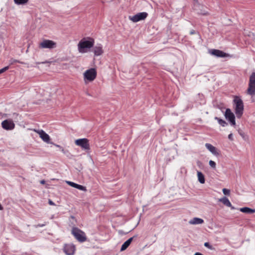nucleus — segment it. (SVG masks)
<instances>
[{
	"label": "nucleus",
	"instance_id": "nucleus-1",
	"mask_svg": "<svg viewBox=\"0 0 255 255\" xmlns=\"http://www.w3.org/2000/svg\"><path fill=\"white\" fill-rule=\"evenodd\" d=\"M94 43V39L91 37L83 38L78 44V51L81 53L88 52L90 48L93 47Z\"/></svg>",
	"mask_w": 255,
	"mask_h": 255
},
{
	"label": "nucleus",
	"instance_id": "nucleus-2",
	"mask_svg": "<svg viewBox=\"0 0 255 255\" xmlns=\"http://www.w3.org/2000/svg\"><path fill=\"white\" fill-rule=\"evenodd\" d=\"M235 113L237 118H240L244 111V104L242 100L239 97H235L234 99Z\"/></svg>",
	"mask_w": 255,
	"mask_h": 255
},
{
	"label": "nucleus",
	"instance_id": "nucleus-3",
	"mask_svg": "<svg viewBox=\"0 0 255 255\" xmlns=\"http://www.w3.org/2000/svg\"><path fill=\"white\" fill-rule=\"evenodd\" d=\"M72 234L79 242L83 243L86 240V236L84 232L78 228H73L72 230Z\"/></svg>",
	"mask_w": 255,
	"mask_h": 255
},
{
	"label": "nucleus",
	"instance_id": "nucleus-4",
	"mask_svg": "<svg viewBox=\"0 0 255 255\" xmlns=\"http://www.w3.org/2000/svg\"><path fill=\"white\" fill-rule=\"evenodd\" d=\"M97 76L96 70L94 68H91L87 70L84 73V79L85 82L87 81L91 82L95 80Z\"/></svg>",
	"mask_w": 255,
	"mask_h": 255
},
{
	"label": "nucleus",
	"instance_id": "nucleus-5",
	"mask_svg": "<svg viewBox=\"0 0 255 255\" xmlns=\"http://www.w3.org/2000/svg\"><path fill=\"white\" fill-rule=\"evenodd\" d=\"M247 93L251 96L255 95V72H253L250 76Z\"/></svg>",
	"mask_w": 255,
	"mask_h": 255
},
{
	"label": "nucleus",
	"instance_id": "nucleus-6",
	"mask_svg": "<svg viewBox=\"0 0 255 255\" xmlns=\"http://www.w3.org/2000/svg\"><path fill=\"white\" fill-rule=\"evenodd\" d=\"M148 15V13L146 12H139L137 14L129 16V18L130 20L134 22H137L139 21L145 19Z\"/></svg>",
	"mask_w": 255,
	"mask_h": 255
},
{
	"label": "nucleus",
	"instance_id": "nucleus-7",
	"mask_svg": "<svg viewBox=\"0 0 255 255\" xmlns=\"http://www.w3.org/2000/svg\"><path fill=\"white\" fill-rule=\"evenodd\" d=\"M56 43L50 40H44L39 44V48L53 49L56 47Z\"/></svg>",
	"mask_w": 255,
	"mask_h": 255
},
{
	"label": "nucleus",
	"instance_id": "nucleus-8",
	"mask_svg": "<svg viewBox=\"0 0 255 255\" xmlns=\"http://www.w3.org/2000/svg\"><path fill=\"white\" fill-rule=\"evenodd\" d=\"M76 251V247L73 244H65L63 248V252L66 255H74Z\"/></svg>",
	"mask_w": 255,
	"mask_h": 255
},
{
	"label": "nucleus",
	"instance_id": "nucleus-9",
	"mask_svg": "<svg viewBox=\"0 0 255 255\" xmlns=\"http://www.w3.org/2000/svg\"><path fill=\"white\" fill-rule=\"evenodd\" d=\"M225 117L232 126L236 125L235 116L230 109H226L225 113Z\"/></svg>",
	"mask_w": 255,
	"mask_h": 255
},
{
	"label": "nucleus",
	"instance_id": "nucleus-10",
	"mask_svg": "<svg viewBox=\"0 0 255 255\" xmlns=\"http://www.w3.org/2000/svg\"><path fill=\"white\" fill-rule=\"evenodd\" d=\"M75 143L77 145L81 147L84 149H89L90 145L88 139L84 138L76 140Z\"/></svg>",
	"mask_w": 255,
	"mask_h": 255
},
{
	"label": "nucleus",
	"instance_id": "nucleus-11",
	"mask_svg": "<svg viewBox=\"0 0 255 255\" xmlns=\"http://www.w3.org/2000/svg\"><path fill=\"white\" fill-rule=\"evenodd\" d=\"M2 128L7 130H12L14 128L15 125L10 120H5L1 123Z\"/></svg>",
	"mask_w": 255,
	"mask_h": 255
},
{
	"label": "nucleus",
	"instance_id": "nucleus-12",
	"mask_svg": "<svg viewBox=\"0 0 255 255\" xmlns=\"http://www.w3.org/2000/svg\"><path fill=\"white\" fill-rule=\"evenodd\" d=\"M93 51L95 56L101 55L103 52V46L101 44H98L93 47Z\"/></svg>",
	"mask_w": 255,
	"mask_h": 255
},
{
	"label": "nucleus",
	"instance_id": "nucleus-13",
	"mask_svg": "<svg viewBox=\"0 0 255 255\" xmlns=\"http://www.w3.org/2000/svg\"><path fill=\"white\" fill-rule=\"evenodd\" d=\"M209 53L217 57H225L227 55L224 52L218 49H211L209 51Z\"/></svg>",
	"mask_w": 255,
	"mask_h": 255
},
{
	"label": "nucleus",
	"instance_id": "nucleus-14",
	"mask_svg": "<svg viewBox=\"0 0 255 255\" xmlns=\"http://www.w3.org/2000/svg\"><path fill=\"white\" fill-rule=\"evenodd\" d=\"M219 201L222 202L225 206L230 207L232 210H235L236 208L233 206L228 198L226 197H224L219 199Z\"/></svg>",
	"mask_w": 255,
	"mask_h": 255
},
{
	"label": "nucleus",
	"instance_id": "nucleus-15",
	"mask_svg": "<svg viewBox=\"0 0 255 255\" xmlns=\"http://www.w3.org/2000/svg\"><path fill=\"white\" fill-rule=\"evenodd\" d=\"M38 133L39 134L40 137L42 139V140L44 141L47 143H49L50 141V136L47 133H46L43 130H39L38 131Z\"/></svg>",
	"mask_w": 255,
	"mask_h": 255
},
{
	"label": "nucleus",
	"instance_id": "nucleus-16",
	"mask_svg": "<svg viewBox=\"0 0 255 255\" xmlns=\"http://www.w3.org/2000/svg\"><path fill=\"white\" fill-rule=\"evenodd\" d=\"M205 147L214 155H218L219 153L217 151V148L210 143L205 144Z\"/></svg>",
	"mask_w": 255,
	"mask_h": 255
},
{
	"label": "nucleus",
	"instance_id": "nucleus-17",
	"mask_svg": "<svg viewBox=\"0 0 255 255\" xmlns=\"http://www.w3.org/2000/svg\"><path fill=\"white\" fill-rule=\"evenodd\" d=\"M67 183L68 185H70L71 186L74 187L76 189H78L79 190H80L81 191H86V188L85 186H83L81 185L78 184L76 183L71 182V181H67Z\"/></svg>",
	"mask_w": 255,
	"mask_h": 255
},
{
	"label": "nucleus",
	"instance_id": "nucleus-18",
	"mask_svg": "<svg viewBox=\"0 0 255 255\" xmlns=\"http://www.w3.org/2000/svg\"><path fill=\"white\" fill-rule=\"evenodd\" d=\"M204 223V220L199 218L195 217L191 219L189 221V224L190 225H199L202 224Z\"/></svg>",
	"mask_w": 255,
	"mask_h": 255
},
{
	"label": "nucleus",
	"instance_id": "nucleus-19",
	"mask_svg": "<svg viewBox=\"0 0 255 255\" xmlns=\"http://www.w3.org/2000/svg\"><path fill=\"white\" fill-rule=\"evenodd\" d=\"M133 238L134 237L130 238L122 245L121 249V251H124L128 247V246L131 244L132 241L133 240Z\"/></svg>",
	"mask_w": 255,
	"mask_h": 255
},
{
	"label": "nucleus",
	"instance_id": "nucleus-20",
	"mask_svg": "<svg viewBox=\"0 0 255 255\" xmlns=\"http://www.w3.org/2000/svg\"><path fill=\"white\" fill-rule=\"evenodd\" d=\"M240 211L243 213L247 214H252L255 213V209H251L249 207H243L240 209Z\"/></svg>",
	"mask_w": 255,
	"mask_h": 255
},
{
	"label": "nucleus",
	"instance_id": "nucleus-21",
	"mask_svg": "<svg viewBox=\"0 0 255 255\" xmlns=\"http://www.w3.org/2000/svg\"><path fill=\"white\" fill-rule=\"evenodd\" d=\"M197 176H198V181H199V182L200 183L203 184L205 183V180L204 175L201 172H200V171L197 172Z\"/></svg>",
	"mask_w": 255,
	"mask_h": 255
},
{
	"label": "nucleus",
	"instance_id": "nucleus-22",
	"mask_svg": "<svg viewBox=\"0 0 255 255\" xmlns=\"http://www.w3.org/2000/svg\"><path fill=\"white\" fill-rule=\"evenodd\" d=\"M215 120L217 121L219 124L223 127H225L228 125V123L225 120L220 119L219 118L216 117L215 118Z\"/></svg>",
	"mask_w": 255,
	"mask_h": 255
},
{
	"label": "nucleus",
	"instance_id": "nucleus-23",
	"mask_svg": "<svg viewBox=\"0 0 255 255\" xmlns=\"http://www.w3.org/2000/svg\"><path fill=\"white\" fill-rule=\"evenodd\" d=\"M57 147H58L61 149V151L67 157H70L71 154L68 150L64 149L63 147L59 145H56Z\"/></svg>",
	"mask_w": 255,
	"mask_h": 255
},
{
	"label": "nucleus",
	"instance_id": "nucleus-24",
	"mask_svg": "<svg viewBox=\"0 0 255 255\" xmlns=\"http://www.w3.org/2000/svg\"><path fill=\"white\" fill-rule=\"evenodd\" d=\"M14 1L17 5H23L27 3L28 0H14Z\"/></svg>",
	"mask_w": 255,
	"mask_h": 255
},
{
	"label": "nucleus",
	"instance_id": "nucleus-25",
	"mask_svg": "<svg viewBox=\"0 0 255 255\" xmlns=\"http://www.w3.org/2000/svg\"><path fill=\"white\" fill-rule=\"evenodd\" d=\"M47 222H45L44 224H39L37 225H34V227L35 228H37L38 227H44L45 226H46L47 225Z\"/></svg>",
	"mask_w": 255,
	"mask_h": 255
},
{
	"label": "nucleus",
	"instance_id": "nucleus-26",
	"mask_svg": "<svg viewBox=\"0 0 255 255\" xmlns=\"http://www.w3.org/2000/svg\"><path fill=\"white\" fill-rule=\"evenodd\" d=\"M209 165L210 166L213 168H216V163L214 161H212V160H210L209 161Z\"/></svg>",
	"mask_w": 255,
	"mask_h": 255
},
{
	"label": "nucleus",
	"instance_id": "nucleus-27",
	"mask_svg": "<svg viewBox=\"0 0 255 255\" xmlns=\"http://www.w3.org/2000/svg\"><path fill=\"white\" fill-rule=\"evenodd\" d=\"M223 192L225 195H228L230 194V191L226 188H224L223 189Z\"/></svg>",
	"mask_w": 255,
	"mask_h": 255
},
{
	"label": "nucleus",
	"instance_id": "nucleus-28",
	"mask_svg": "<svg viewBox=\"0 0 255 255\" xmlns=\"http://www.w3.org/2000/svg\"><path fill=\"white\" fill-rule=\"evenodd\" d=\"M8 68H9L8 66H6V67H4L3 68L0 69V74L4 72L6 70H7L8 69Z\"/></svg>",
	"mask_w": 255,
	"mask_h": 255
},
{
	"label": "nucleus",
	"instance_id": "nucleus-29",
	"mask_svg": "<svg viewBox=\"0 0 255 255\" xmlns=\"http://www.w3.org/2000/svg\"><path fill=\"white\" fill-rule=\"evenodd\" d=\"M204 246H205V247H207L209 249H211V246L210 245L209 243H208V242L205 243Z\"/></svg>",
	"mask_w": 255,
	"mask_h": 255
},
{
	"label": "nucleus",
	"instance_id": "nucleus-30",
	"mask_svg": "<svg viewBox=\"0 0 255 255\" xmlns=\"http://www.w3.org/2000/svg\"><path fill=\"white\" fill-rule=\"evenodd\" d=\"M228 138L231 140H233V134L232 133H230L228 135Z\"/></svg>",
	"mask_w": 255,
	"mask_h": 255
},
{
	"label": "nucleus",
	"instance_id": "nucleus-31",
	"mask_svg": "<svg viewBox=\"0 0 255 255\" xmlns=\"http://www.w3.org/2000/svg\"><path fill=\"white\" fill-rule=\"evenodd\" d=\"M48 203L49 204V205H55V203L51 200H48Z\"/></svg>",
	"mask_w": 255,
	"mask_h": 255
},
{
	"label": "nucleus",
	"instance_id": "nucleus-32",
	"mask_svg": "<svg viewBox=\"0 0 255 255\" xmlns=\"http://www.w3.org/2000/svg\"><path fill=\"white\" fill-rule=\"evenodd\" d=\"M13 62H18V60L11 59V63H12Z\"/></svg>",
	"mask_w": 255,
	"mask_h": 255
},
{
	"label": "nucleus",
	"instance_id": "nucleus-33",
	"mask_svg": "<svg viewBox=\"0 0 255 255\" xmlns=\"http://www.w3.org/2000/svg\"><path fill=\"white\" fill-rule=\"evenodd\" d=\"M45 181L44 180H42L40 181V183L42 184H45Z\"/></svg>",
	"mask_w": 255,
	"mask_h": 255
},
{
	"label": "nucleus",
	"instance_id": "nucleus-34",
	"mask_svg": "<svg viewBox=\"0 0 255 255\" xmlns=\"http://www.w3.org/2000/svg\"><path fill=\"white\" fill-rule=\"evenodd\" d=\"M194 33H195V31L194 30L190 32L191 34H193Z\"/></svg>",
	"mask_w": 255,
	"mask_h": 255
},
{
	"label": "nucleus",
	"instance_id": "nucleus-35",
	"mask_svg": "<svg viewBox=\"0 0 255 255\" xmlns=\"http://www.w3.org/2000/svg\"><path fill=\"white\" fill-rule=\"evenodd\" d=\"M3 209L2 206L0 204V210H2Z\"/></svg>",
	"mask_w": 255,
	"mask_h": 255
},
{
	"label": "nucleus",
	"instance_id": "nucleus-36",
	"mask_svg": "<svg viewBox=\"0 0 255 255\" xmlns=\"http://www.w3.org/2000/svg\"><path fill=\"white\" fill-rule=\"evenodd\" d=\"M46 62H43L42 63H45Z\"/></svg>",
	"mask_w": 255,
	"mask_h": 255
},
{
	"label": "nucleus",
	"instance_id": "nucleus-37",
	"mask_svg": "<svg viewBox=\"0 0 255 255\" xmlns=\"http://www.w3.org/2000/svg\"><path fill=\"white\" fill-rule=\"evenodd\" d=\"M254 39H255V38H254Z\"/></svg>",
	"mask_w": 255,
	"mask_h": 255
},
{
	"label": "nucleus",
	"instance_id": "nucleus-38",
	"mask_svg": "<svg viewBox=\"0 0 255 255\" xmlns=\"http://www.w3.org/2000/svg\"><path fill=\"white\" fill-rule=\"evenodd\" d=\"M1 114V113H0V115Z\"/></svg>",
	"mask_w": 255,
	"mask_h": 255
}]
</instances>
